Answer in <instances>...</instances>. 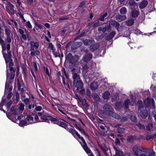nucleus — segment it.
<instances>
[{
  "instance_id": "f257e3e1",
  "label": "nucleus",
  "mask_w": 156,
  "mask_h": 156,
  "mask_svg": "<svg viewBox=\"0 0 156 156\" xmlns=\"http://www.w3.org/2000/svg\"><path fill=\"white\" fill-rule=\"evenodd\" d=\"M2 48V52L3 57L6 64V81L5 85V89H8L9 87L10 80H13L15 77L16 68L12 66L14 62L12 59V55L10 50V45L9 44L5 43L1 45Z\"/></svg>"
},
{
  "instance_id": "f03ea898",
  "label": "nucleus",
  "mask_w": 156,
  "mask_h": 156,
  "mask_svg": "<svg viewBox=\"0 0 156 156\" xmlns=\"http://www.w3.org/2000/svg\"><path fill=\"white\" fill-rule=\"evenodd\" d=\"M30 55L34 56L36 55H39L40 52L39 50L37 49L39 46V43L37 41H31L30 43Z\"/></svg>"
},
{
  "instance_id": "7ed1b4c3",
  "label": "nucleus",
  "mask_w": 156,
  "mask_h": 156,
  "mask_svg": "<svg viewBox=\"0 0 156 156\" xmlns=\"http://www.w3.org/2000/svg\"><path fill=\"white\" fill-rule=\"evenodd\" d=\"M66 130L71 133L76 139L77 140H78V139H80L82 140V141L83 143V144L82 145V147L84 149V147H88L83 137L81 136L74 129L69 128H68V129Z\"/></svg>"
},
{
  "instance_id": "20e7f679",
  "label": "nucleus",
  "mask_w": 156,
  "mask_h": 156,
  "mask_svg": "<svg viewBox=\"0 0 156 156\" xmlns=\"http://www.w3.org/2000/svg\"><path fill=\"white\" fill-rule=\"evenodd\" d=\"M132 151L134 155L136 156H139L138 154L139 151L144 153L147 152V149L143 148L142 146L137 145H136L133 147L132 148Z\"/></svg>"
},
{
  "instance_id": "39448f33",
  "label": "nucleus",
  "mask_w": 156,
  "mask_h": 156,
  "mask_svg": "<svg viewBox=\"0 0 156 156\" xmlns=\"http://www.w3.org/2000/svg\"><path fill=\"white\" fill-rule=\"evenodd\" d=\"M80 70H76V69L73 68L72 70V77L73 79V83L75 84L76 82L79 80H81L80 76Z\"/></svg>"
},
{
  "instance_id": "423d86ee",
  "label": "nucleus",
  "mask_w": 156,
  "mask_h": 156,
  "mask_svg": "<svg viewBox=\"0 0 156 156\" xmlns=\"http://www.w3.org/2000/svg\"><path fill=\"white\" fill-rule=\"evenodd\" d=\"M78 59V56L76 55L73 56L71 53H69L66 56V60L69 62V63L73 64L77 62Z\"/></svg>"
},
{
  "instance_id": "0eeeda50",
  "label": "nucleus",
  "mask_w": 156,
  "mask_h": 156,
  "mask_svg": "<svg viewBox=\"0 0 156 156\" xmlns=\"http://www.w3.org/2000/svg\"><path fill=\"white\" fill-rule=\"evenodd\" d=\"M75 87L76 90H79L80 93L83 95L85 94V90L83 89V84L81 80H79L75 83Z\"/></svg>"
},
{
  "instance_id": "6e6552de",
  "label": "nucleus",
  "mask_w": 156,
  "mask_h": 156,
  "mask_svg": "<svg viewBox=\"0 0 156 156\" xmlns=\"http://www.w3.org/2000/svg\"><path fill=\"white\" fill-rule=\"evenodd\" d=\"M5 34L6 35L5 38V41L10 44L12 40L11 35H12L11 31L8 28H6L5 29Z\"/></svg>"
},
{
  "instance_id": "1a4fd4ad",
  "label": "nucleus",
  "mask_w": 156,
  "mask_h": 156,
  "mask_svg": "<svg viewBox=\"0 0 156 156\" xmlns=\"http://www.w3.org/2000/svg\"><path fill=\"white\" fill-rule=\"evenodd\" d=\"M103 109L106 114L109 115L114 112V110L112 106L108 104H105L103 106Z\"/></svg>"
},
{
  "instance_id": "9d476101",
  "label": "nucleus",
  "mask_w": 156,
  "mask_h": 156,
  "mask_svg": "<svg viewBox=\"0 0 156 156\" xmlns=\"http://www.w3.org/2000/svg\"><path fill=\"white\" fill-rule=\"evenodd\" d=\"M19 32L22 35L21 37L23 39L26 41L27 40L29 36V32L26 29L23 30L21 29H19L18 30Z\"/></svg>"
},
{
  "instance_id": "9b49d317",
  "label": "nucleus",
  "mask_w": 156,
  "mask_h": 156,
  "mask_svg": "<svg viewBox=\"0 0 156 156\" xmlns=\"http://www.w3.org/2000/svg\"><path fill=\"white\" fill-rule=\"evenodd\" d=\"M57 124L60 126L64 128L66 130L68 129V127L67 126V122L63 120H58Z\"/></svg>"
},
{
  "instance_id": "f8f14e48",
  "label": "nucleus",
  "mask_w": 156,
  "mask_h": 156,
  "mask_svg": "<svg viewBox=\"0 0 156 156\" xmlns=\"http://www.w3.org/2000/svg\"><path fill=\"white\" fill-rule=\"evenodd\" d=\"M92 55L90 53L86 54L83 57V60L85 62H89L92 58Z\"/></svg>"
},
{
  "instance_id": "ddd939ff",
  "label": "nucleus",
  "mask_w": 156,
  "mask_h": 156,
  "mask_svg": "<svg viewBox=\"0 0 156 156\" xmlns=\"http://www.w3.org/2000/svg\"><path fill=\"white\" fill-rule=\"evenodd\" d=\"M112 26H115L116 29L118 31H119V26L120 24L117 22L115 20L110 21L109 22V25Z\"/></svg>"
},
{
  "instance_id": "4468645a",
  "label": "nucleus",
  "mask_w": 156,
  "mask_h": 156,
  "mask_svg": "<svg viewBox=\"0 0 156 156\" xmlns=\"http://www.w3.org/2000/svg\"><path fill=\"white\" fill-rule=\"evenodd\" d=\"M49 116L48 114L47 113H44V114L41 117L39 122H49Z\"/></svg>"
},
{
  "instance_id": "2eb2a0df",
  "label": "nucleus",
  "mask_w": 156,
  "mask_h": 156,
  "mask_svg": "<svg viewBox=\"0 0 156 156\" xmlns=\"http://www.w3.org/2000/svg\"><path fill=\"white\" fill-rule=\"evenodd\" d=\"M82 45L81 42H76L71 45V48L72 50H75L81 46Z\"/></svg>"
},
{
  "instance_id": "dca6fc26",
  "label": "nucleus",
  "mask_w": 156,
  "mask_h": 156,
  "mask_svg": "<svg viewBox=\"0 0 156 156\" xmlns=\"http://www.w3.org/2000/svg\"><path fill=\"white\" fill-rule=\"evenodd\" d=\"M83 43L85 45H90V46L94 44L95 41L92 39H85L83 41Z\"/></svg>"
},
{
  "instance_id": "f3484780",
  "label": "nucleus",
  "mask_w": 156,
  "mask_h": 156,
  "mask_svg": "<svg viewBox=\"0 0 156 156\" xmlns=\"http://www.w3.org/2000/svg\"><path fill=\"white\" fill-rule=\"evenodd\" d=\"M139 114L141 118L144 119L147 116V111L146 109H143L140 111Z\"/></svg>"
},
{
  "instance_id": "a211bd4d",
  "label": "nucleus",
  "mask_w": 156,
  "mask_h": 156,
  "mask_svg": "<svg viewBox=\"0 0 156 156\" xmlns=\"http://www.w3.org/2000/svg\"><path fill=\"white\" fill-rule=\"evenodd\" d=\"M115 18L118 21L121 22L125 20L126 19V17L124 15L119 14L116 16Z\"/></svg>"
},
{
  "instance_id": "6ab92c4d",
  "label": "nucleus",
  "mask_w": 156,
  "mask_h": 156,
  "mask_svg": "<svg viewBox=\"0 0 156 156\" xmlns=\"http://www.w3.org/2000/svg\"><path fill=\"white\" fill-rule=\"evenodd\" d=\"M148 3V2L147 0H143L140 4V8L141 9L144 8L146 7Z\"/></svg>"
},
{
  "instance_id": "aec40b11",
  "label": "nucleus",
  "mask_w": 156,
  "mask_h": 156,
  "mask_svg": "<svg viewBox=\"0 0 156 156\" xmlns=\"http://www.w3.org/2000/svg\"><path fill=\"white\" fill-rule=\"evenodd\" d=\"M113 147L115 152V156H123V153L122 151L118 150L114 146H113Z\"/></svg>"
},
{
  "instance_id": "412c9836",
  "label": "nucleus",
  "mask_w": 156,
  "mask_h": 156,
  "mask_svg": "<svg viewBox=\"0 0 156 156\" xmlns=\"http://www.w3.org/2000/svg\"><path fill=\"white\" fill-rule=\"evenodd\" d=\"M140 13L139 11L135 9H133L131 13V16L133 18H137Z\"/></svg>"
},
{
  "instance_id": "4be33fe9",
  "label": "nucleus",
  "mask_w": 156,
  "mask_h": 156,
  "mask_svg": "<svg viewBox=\"0 0 156 156\" xmlns=\"http://www.w3.org/2000/svg\"><path fill=\"white\" fill-rule=\"evenodd\" d=\"M16 106H13L11 108V111L12 112V114L15 115H17L19 112V109L16 108Z\"/></svg>"
},
{
  "instance_id": "5701e85b",
  "label": "nucleus",
  "mask_w": 156,
  "mask_h": 156,
  "mask_svg": "<svg viewBox=\"0 0 156 156\" xmlns=\"http://www.w3.org/2000/svg\"><path fill=\"white\" fill-rule=\"evenodd\" d=\"M99 146L101 149L104 153L105 155L107 156V155L106 152L108 151V149L107 146L104 144L99 145Z\"/></svg>"
},
{
  "instance_id": "b1692460",
  "label": "nucleus",
  "mask_w": 156,
  "mask_h": 156,
  "mask_svg": "<svg viewBox=\"0 0 156 156\" xmlns=\"http://www.w3.org/2000/svg\"><path fill=\"white\" fill-rule=\"evenodd\" d=\"M84 150L88 156H94L91 151L88 147H84Z\"/></svg>"
},
{
  "instance_id": "393cba45",
  "label": "nucleus",
  "mask_w": 156,
  "mask_h": 156,
  "mask_svg": "<svg viewBox=\"0 0 156 156\" xmlns=\"http://www.w3.org/2000/svg\"><path fill=\"white\" fill-rule=\"evenodd\" d=\"M116 32L115 31L112 32L107 37H105V39L106 40H111L115 35Z\"/></svg>"
},
{
  "instance_id": "a878e982",
  "label": "nucleus",
  "mask_w": 156,
  "mask_h": 156,
  "mask_svg": "<svg viewBox=\"0 0 156 156\" xmlns=\"http://www.w3.org/2000/svg\"><path fill=\"white\" fill-rule=\"evenodd\" d=\"M98 47L95 42L94 44H92L90 46V50L92 52H94V51L97 50L98 48Z\"/></svg>"
},
{
  "instance_id": "bb28decb",
  "label": "nucleus",
  "mask_w": 156,
  "mask_h": 156,
  "mask_svg": "<svg viewBox=\"0 0 156 156\" xmlns=\"http://www.w3.org/2000/svg\"><path fill=\"white\" fill-rule=\"evenodd\" d=\"M26 120L29 124L34 123V117L30 115H28L27 117Z\"/></svg>"
},
{
  "instance_id": "cd10ccee",
  "label": "nucleus",
  "mask_w": 156,
  "mask_h": 156,
  "mask_svg": "<svg viewBox=\"0 0 156 156\" xmlns=\"http://www.w3.org/2000/svg\"><path fill=\"white\" fill-rule=\"evenodd\" d=\"M6 8L8 13L10 15H13L14 14V10L13 8L9 6H6Z\"/></svg>"
},
{
  "instance_id": "c85d7f7f",
  "label": "nucleus",
  "mask_w": 156,
  "mask_h": 156,
  "mask_svg": "<svg viewBox=\"0 0 156 156\" xmlns=\"http://www.w3.org/2000/svg\"><path fill=\"white\" fill-rule=\"evenodd\" d=\"M98 87V84L97 83L93 82L90 85V88L91 90H96Z\"/></svg>"
},
{
  "instance_id": "c756f323",
  "label": "nucleus",
  "mask_w": 156,
  "mask_h": 156,
  "mask_svg": "<svg viewBox=\"0 0 156 156\" xmlns=\"http://www.w3.org/2000/svg\"><path fill=\"white\" fill-rule=\"evenodd\" d=\"M134 23V20L133 19L129 20L127 21H126V23L127 26H131L133 25Z\"/></svg>"
},
{
  "instance_id": "7c9ffc66",
  "label": "nucleus",
  "mask_w": 156,
  "mask_h": 156,
  "mask_svg": "<svg viewBox=\"0 0 156 156\" xmlns=\"http://www.w3.org/2000/svg\"><path fill=\"white\" fill-rule=\"evenodd\" d=\"M6 102V99H2V100L0 103V110L4 112L5 113L6 112L2 108V106L4 105L5 103Z\"/></svg>"
},
{
  "instance_id": "2f4dec72",
  "label": "nucleus",
  "mask_w": 156,
  "mask_h": 156,
  "mask_svg": "<svg viewBox=\"0 0 156 156\" xmlns=\"http://www.w3.org/2000/svg\"><path fill=\"white\" fill-rule=\"evenodd\" d=\"M110 96V94L108 91H105L103 94V97L105 99L109 98Z\"/></svg>"
},
{
  "instance_id": "473e14b6",
  "label": "nucleus",
  "mask_w": 156,
  "mask_h": 156,
  "mask_svg": "<svg viewBox=\"0 0 156 156\" xmlns=\"http://www.w3.org/2000/svg\"><path fill=\"white\" fill-rule=\"evenodd\" d=\"M119 12L121 14L125 15L127 12L126 9L125 7H122L120 9Z\"/></svg>"
},
{
  "instance_id": "72a5a7b5",
  "label": "nucleus",
  "mask_w": 156,
  "mask_h": 156,
  "mask_svg": "<svg viewBox=\"0 0 156 156\" xmlns=\"http://www.w3.org/2000/svg\"><path fill=\"white\" fill-rule=\"evenodd\" d=\"M109 116H112V117L118 119H120V116L118 114L115 113L114 112H113L112 114L110 115Z\"/></svg>"
},
{
  "instance_id": "f704fd0d",
  "label": "nucleus",
  "mask_w": 156,
  "mask_h": 156,
  "mask_svg": "<svg viewBox=\"0 0 156 156\" xmlns=\"http://www.w3.org/2000/svg\"><path fill=\"white\" fill-rule=\"evenodd\" d=\"M137 104L138 107V110L140 111L142 110L143 108L142 102L141 101L139 100L137 102Z\"/></svg>"
},
{
  "instance_id": "c9c22d12",
  "label": "nucleus",
  "mask_w": 156,
  "mask_h": 156,
  "mask_svg": "<svg viewBox=\"0 0 156 156\" xmlns=\"http://www.w3.org/2000/svg\"><path fill=\"white\" fill-rule=\"evenodd\" d=\"M129 99H127L125 101L124 103V108L125 109H127L129 106Z\"/></svg>"
},
{
  "instance_id": "e433bc0d",
  "label": "nucleus",
  "mask_w": 156,
  "mask_h": 156,
  "mask_svg": "<svg viewBox=\"0 0 156 156\" xmlns=\"http://www.w3.org/2000/svg\"><path fill=\"white\" fill-rule=\"evenodd\" d=\"M26 120H22L20 121L19 123V125L21 126H23L24 125H27L28 124Z\"/></svg>"
},
{
  "instance_id": "4c0bfd02",
  "label": "nucleus",
  "mask_w": 156,
  "mask_h": 156,
  "mask_svg": "<svg viewBox=\"0 0 156 156\" xmlns=\"http://www.w3.org/2000/svg\"><path fill=\"white\" fill-rule=\"evenodd\" d=\"M93 151L94 152L96 156H101L100 151L96 147H95Z\"/></svg>"
},
{
  "instance_id": "58836bf2",
  "label": "nucleus",
  "mask_w": 156,
  "mask_h": 156,
  "mask_svg": "<svg viewBox=\"0 0 156 156\" xmlns=\"http://www.w3.org/2000/svg\"><path fill=\"white\" fill-rule=\"evenodd\" d=\"M156 135L155 134L154 135H149L147 134L146 136V139L147 140H148L151 139H153L154 138Z\"/></svg>"
},
{
  "instance_id": "ea45409f",
  "label": "nucleus",
  "mask_w": 156,
  "mask_h": 156,
  "mask_svg": "<svg viewBox=\"0 0 156 156\" xmlns=\"http://www.w3.org/2000/svg\"><path fill=\"white\" fill-rule=\"evenodd\" d=\"M134 139L133 136L130 135L128 136L127 140L128 142L132 143L133 142Z\"/></svg>"
},
{
  "instance_id": "a19ab883",
  "label": "nucleus",
  "mask_w": 156,
  "mask_h": 156,
  "mask_svg": "<svg viewBox=\"0 0 156 156\" xmlns=\"http://www.w3.org/2000/svg\"><path fill=\"white\" fill-rule=\"evenodd\" d=\"M129 4L130 6L135 7L136 5V3L134 0H129Z\"/></svg>"
},
{
  "instance_id": "79ce46f5",
  "label": "nucleus",
  "mask_w": 156,
  "mask_h": 156,
  "mask_svg": "<svg viewBox=\"0 0 156 156\" xmlns=\"http://www.w3.org/2000/svg\"><path fill=\"white\" fill-rule=\"evenodd\" d=\"M6 115L8 118L11 120L12 121L14 122L16 121V119L15 118H12V114L11 113H8L6 114Z\"/></svg>"
},
{
  "instance_id": "37998d69",
  "label": "nucleus",
  "mask_w": 156,
  "mask_h": 156,
  "mask_svg": "<svg viewBox=\"0 0 156 156\" xmlns=\"http://www.w3.org/2000/svg\"><path fill=\"white\" fill-rule=\"evenodd\" d=\"M81 102L82 103V105L83 106H85L86 107H89V106L87 104V102L86 99H83L81 101Z\"/></svg>"
},
{
  "instance_id": "c03bdc74",
  "label": "nucleus",
  "mask_w": 156,
  "mask_h": 156,
  "mask_svg": "<svg viewBox=\"0 0 156 156\" xmlns=\"http://www.w3.org/2000/svg\"><path fill=\"white\" fill-rule=\"evenodd\" d=\"M122 107V103L120 102H117L115 104V108L116 109H120Z\"/></svg>"
},
{
  "instance_id": "a18cd8bd",
  "label": "nucleus",
  "mask_w": 156,
  "mask_h": 156,
  "mask_svg": "<svg viewBox=\"0 0 156 156\" xmlns=\"http://www.w3.org/2000/svg\"><path fill=\"white\" fill-rule=\"evenodd\" d=\"M51 122H54V123L55 124H57V122L58 120H57L56 119L52 117L49 116V119Z\"/></svg>"
},
{
  "instance_id": "49530a36",
  "label": "nucleus",
  "mask_w": 156,
  "mask_h": 156,
  "mask_svg": "<svg viewBox=\"0 0 156 156\" xmlns=\"http://www.w3.org/2000/svg\"><path fill=\"white\" fill-rule=\"evenodd\" d=\"M111 26H110L105 25V27L102 28V31L103 33L105 32L107 30H110Z\"/></svg>"
},
{
  "instance_id": "de8ad7c7",
  "label": "nucleus",
  "mask_w": 156,
  "mask_h": 156,
  "mask_svg": "<svg viewBox=\"0 0 156 156\" xmlns=\"http://www.w3.org/2000/svg\"><path fill=\"white\" fill-rule=\"evenodd\" d=\"M48 47L52 51V52L54 51H55V49L54 48V45L51 42L49 43Z\"/></svg>"
},
{
  "instance_id": "09e8293b",
  "label": "nucleus",
  "mask_w": 156,
  "mask_h": 156,
  "mask_svg": "<svg viewBox=\"0 0 156 156\" xmlns=\"http://www.w3.org/2000/svg\"><path fill=\"white\" fill-rule=\"evenodd\" d=\"M48 47L52 51V52L54 51H55V49L54 48V45L51 42L49 43Z\"/></svg>"
},
{
  "instance_id": "8fccbe9b",
  "label": "nucleus",
  "mask_w": 156,
  "mask_h": 156,
  "mask_svg": "<svg viewBox=\"0 0 156 156\" xmlns=\"http://www.w3.org/2000/svg\"><path fill=\"white\" fill-rule=\"evenodd\" d=\"M48 47L52 51V52L54 51H55V49L54 48V45L51 42L49 43Z\"/></svg>"
},
{
  "instance_id": "3c124183",
  "label": "nucleus",
  "mask_w": 156,
  "mask_h": 156,
  "mask_svg": "<svg viewBox=\"0 0 156 156\" xmlns=\"http://www.w3.org/2000/svg\"><path fill=\"white\" fill-rule=\"evenodd\" d=\"M108 14L106 13L103 15L101 16L99 18V20L101 21H103L105 20V18L107 16Z\"/></svg>"
},
{
  "instance_id": "603ef678",
  "label": "nucleus",
  "mask_w": 156,
  "mask_h": 156,
  "mask_svg": "<svg viewBox=\"0 0 156 156\" xmlns=\"http://www.w3.org/2000/svg\"><path fill=\"white\" fill-rule=\"evenodd\" d=\"M136 125L140 129H144L145 128V127L144 125L143 124L140 123L136 124Z\"/></svg>"
},
{
  "instance_id": "864d4df0",
  "label": "nucleus",
  "mask_w": 156,
  "mask_h": 156,
  "mask_svg": "<svg viewBox=\"0 0 156 156\" xmlns=\"http://www.w3.org/2000/svg\"><path fill=\"white\" fill-rule=\"evenodd\" d=\"M24 105L23 103H21L20 104V106L18 109L20 111H21V112H23V111L24 110Z\"/></svg>"
},
{
  "instance_id": "5fc2aeb1",
  "label": "nucleus",
  "mask_w": 156,
  "mask_h": 156,
  "mask_svg": "<svg viewBox=\"0 0 156 156\" xmlns=\"http://www.w3.org/2000/svg\"><path fill=\"white\" fill-rule=\"evenodd\" d=\"M83 71L85 73L87 72L88 71V66L87 65H84L83 67Z\"/></svg>"
},
{
  "instance_id": "6e6d98bb",
  "label": "nucleus",
  "mask_w": 156,
  "mask_h": 156,
  "mask_svg": "<svg viewBox=\"0 0 156 156\" xmlns=\"http://www.w3.org/2000/svg\"><path fill=\"white\" fill-rule=\"evenodd\" d=\"M2 28L0 26V44H1V45L5 43L4 41L2 39L1 37V35L2 33Z\"/></svg>"
},
{
  "instance_id": "4d7b16f0",
  "label": "nucleus",
  "mask_w": 156,
  "mask_h": 156,
  "mask_svg": "<svg viewBox=\"0 0 156 156\" xmlns=\"http://www.w3.org/2000/svg\"><path fill=\"white\" fill-rule=\"evenodd\" d=\"M130 119L133 122H137V118L136 117L133 115H132L130 117Z\"/></svg>"
},
{
  "instance_id": "13d9d810",
  "label": "nucleus",
  "mask_w": 156,
  "mask_h": 156,
  "mask_svg": "<svg viewBox=\"0 0 156 156\" xmlns=\"http://www.w3.org/2000/svg\"><path fill=\"white\" fill-rule=\"evenodd\" d=\"M153 127V123H152L149 124L148 125L146 126V129L147 131L150 130L151 128Z\"/></svg>"
},
{
  "instance_id": "bf43d9fd",
  "label": "nucleus",
  "mask_w": 156,
  "mask_h": 156,
  "mask_svg": "<svg viewBox=\"0 0 156 156\" xmlns=\"http://www.w3.org/2000/svg\"><path fill=\"white\" fill-rule=\"evenodd\" d=\"M85 33L84 32H83L82 33L80 34L79 36H78L77 37H76L74 39V40H75V41L78 38H79L80 37L84 36H85Z\"/></svg>"
},
{
  "instance_id": "052dcab7",
  "label": "nucleus",
  "mask_w": 156,
  "mask_h": 156,
  "mask_svg": "<svg viewBox=\"0 0 156 156\" xmlns=\"http://www.w3.org/2000/svg\"><path fill=\"white\" fill-rule=\"evenodd\" d=\"M125 129L122 128L118 127L117 128V132L119 133L123 132L125 131Z\"/></svg>"
},
{
  "instance_id": "680f3d73",
  "label": "nucleus",
  "mask_w": 156,
  "mask_h": 156,
  "mask_svg": "<svg viewBox=\"0 0 156 156\" xmlns=\"http://www.w3.org/2000/svg\"><path fill=\"white\" fill-rule=\"evenodd\" d=\"M26 26L30 29H31L32 28V26L31 25L29 21H28L26 22Z\"/></svg>"
},
{
  "instance_id": "e2e57ef3",
  "label": "nucleus",
  "mask_w": 156,
  "mask_h": 156,
  "mask_svg": "<svg viewBox=\"0 0 156 156\" xmlns=\"http://www.w3.org/2000/svg\"><path fill=\"white\" fill-rule=\"evenodd\" d=\"M35 25L38 27L39 29H41L43 28V25H42L41 24L38 23H35Z\"/></svg>"
},
{
  "instance_id": "0e129e2a",
  "label": "nucleus",
  "mask_w": 156,
  "mask_h": 156,
  "mask_svg": "<svg viewBox=\"0 0 156 156\" xmlns=\"http://www.w3.org/2000/svg\"><path fill=\"white\" fill-rule=\"evenodd\" d=\"M33 64L34 67V68L36 71L37 72L38 71V68L37 67V63L35 62H33Z\"/></svg>"
},
{
  "instance_id": "69168bd1",
  "label": "nucleus",
  "mask_w": 156,
  "mask_h": 156,
  "mask_svg": "<svg viewBox=\"0 0 156 156\" xmlns=\"http://www.w3.org/2000/svg\"><path fill=\"white\" fill-rule=\"evenodd\" d=\"M20 95L18 93H16V98L15 100L16 102H17L20 99Z\"/></svg>"
},
{
  "instance_id": "338daca9",
  "label": "nucleus",
  "mask_w": 156,
  "mask_h": 156,
  "mask_svg": "<svg viewBox=\"0 0 156 156\" xmlns=\"http://www.w3.org/2000/svg\"><path fill=\"white\" fill-rule=\"evenodd\" d=\"M23 102L26 105H28L30 102V99L29 98H26L23 100Z\"/></svg>"
},
{
  "instance_id": "774afa93",
  "label": "nucleus",
  "mask_w": 156,
  "mask_h": 156,
  "mask_svg": "<svg viewBox=\"0 0 156 156\" xmlns=\"http://www.w3.org/2000/svg\"><path fill=\"white\" fill-rule=\"evenodd\" d=\"M12 101H10L9 102H8L6 105V108H9L10 105L12 104Z\"/></svg>"
}]
</instances>
